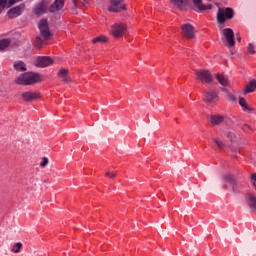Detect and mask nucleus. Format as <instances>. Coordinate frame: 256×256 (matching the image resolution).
I'll return each mask as SVG.
<instances>
[{"label":"nucleus","mask_w":256,"mask_h":256,"mask_svg":"<svg viewBox=\"0 0 256 256\" xmlns=\"http://www.w3.org/2000/svg\"><path fill=\"white\" fill-rule=\"evenodd\" d=\"M194 5H196V7H198L199 11H207V10H211L212 6L211 4L208 5H204L202 0H192Z\"/></svg>","instance_id":"19"},{"label":"nucleus","mask_w":256,"mask_h":256,"mask_svg":"<svg viewBox=\"0 0 256 256\" xmlns=\"http://www.w3.org/2000/svg\"><path fill=\"white\" fill-rule=\"evenodd\" d=\"M19 1H21V0H9V5L11 6V5H15V3H19Z\"/></svg>","instance_id":"36"},{"label":"nucleus","mask_w":256,"mask_h":256,"mask_svg":"<svg viewBox=\"0 0 256 256\" xmlns=\"http://www.w3.org/2000/svg\"><path fill=\"white\" fill-rule=\"evenodd\" d=\"M34 13L35 15H44V13H47V6H45L44 0L35 6Z\"/></svg>","instance_id":"17"},{"label":"nucleus","mask_w":256,"mask_h":256,"mask_svg":"<svg viewBox=\"0 0 256 256\" xmlns=\"http://www.w3.org/2000/svg\"><path fill=\"white\" fill-rule=\"evenodd\" d=\"M92 43H107V37L99 36L92 39Z\"/></svg>","instance_id":"28"},{"label":"nucleus","mask_w":256,"mask_h":256,"mask_svg":"<svg viewBox=\"0 0 256 256\" xmlns=\"http://www.w3.org/2000/svg\"><path fill=\"white\" fill-rule=\"evenodd\" d=\"M239 105L242 107V111L245 113H253V111H255L254 107H251L249 104H247V100H245V98L239 99Z\"/></svg>","instance_id":"16"},{"label":"nucleus","mask_w":256,"mask_h":256,"mask_svg":"<svg viewBox=\"0 0 256 256\" xmlns=\"http://www.w3.org/2000/svg\"><path fill=\"white\" fill-rule=\"evenodd\" d=\"M39 97H41V95L37 92H23L22 93V98L24 101H27L28 103L31 101H35V99H39Z\"/></svg>","instance_id":"14"},{"label":"nucleus","mask_w":256,"mask_h":256,"mask_svg":"<svg viewBox=\"0 0 256 256\" xmlns=\"http://www.w3.org/2000/svg\"><path fill=\"white\" fill-rule=\"evenodd\" d=\"M196 79H197V81H200L201 83H212L213 82V76L207 70H198L196 72Z\"/></svg>","instance_id":"5"},{"label":"nucleus","mask_w":256,"mask_h":256,"mask_svg":"<svg viewBox=\"0 0 256 256\" xmlns=\"http://www.w3.org/2000/svg\"><path fill=\"white\" fill-rule=\"evenodd\" d=\"M213 141L218 149H223V147H225V143L219 138H213Z\"/></svg>","instance_id":"30"},{"label":"nucleus","mask_w":256,"mask_h":256,"mask_svg":"<svg viewBox=\"0 0 256 256\" xmlns=\"http://www.w3.org/2000/svg\"><path fill=\"white\" fill-rule=\"evenodd\" d=\"M182 35L186 37V39H193L195 37V27L191 24L182 25Z\"/></svg>","instance_id":"7"},{"label":"nucleus","mask_w":256,"mask_h":256,"mask_svg":"<svg viewBox=\"0 0 256 256\" xmlns=\"http://www.w3.org/2000/svg\"><path fill=\"white\" fill-rule=\"evenodd\" d=\"M47 165H49V158L44 157L42 159V162L40 163V167L45 168V167H47Z\"/></svg>","instance_id":"31"},{"label":"nucleus","mask_w":256,"mask_h":256,"mask_svg":"<svg viewBox=\"0 0 256 256\" xmlns=\"http://www.w3.org/2000/svg\"><path fill=\"white\" fill-rule=\"evenodd\" d=\"M222 180L224 183H229L232 187V191H237V180L235 179V176L233 174H224L222 176Z\"/></svg>","instance_id":"11"},{"label":"nucleus","mask_w":256,"mask_h":256,"mask_svg":"<svg viewBox=\"0 0 256 256\" xmlns=\"http://www.w3.org/2000/svg\"><path fill=\"white\" fill-rule=\"evenodd\" d=\"M222 41L226 42V45L228 47H234L235 46V32H233V29L231 28H224L221 31Z\"/></svg>","instance_id":"3"},{"label":"nucleus","mask_w":256,"mask_h":256,"mask_svg":"<svg viewBox=\"0 0 256 256\" xmlns=\"http://www.w3.org/2000/svg\"><path fill=\"white\" fill-rule=\"evenodd\" d=\"M218 99H219V96L217 95V92H213V91L207 92L204 97L205 103H208L209 105H213V103H217Z\"/></svg>","instance_id":"13"},{"label":"nucleus","mask_w":256,"mask_h":256,"mask_svg":"<svg viewBox=\"0 0 256 256\" xmlns=\"http://www.w3.org/2000/svg\"><path fill=\"white\" fill-rule=\"evenodd\" d=\"M248 53L250 55H255V46H253L251 43L248 45Z\"/></svg>","instance_id":"33"},{"label":"nucleus","mask_w":256,"mask_h":256,"mask_svg":"<svg viewBox=\"0 0 256 256\" xmlns=\"http://www.w3.org/2000/svg\"><path fill=\"white\" fill-rule=\"evenodd\" d=\"M9 45H11V41L9 39L0 40V49H6Z\"/></svg>","instance_id":"29"},{"label":"nucleus","mask_w":256,"mask_h":256,"mask_svg":"<svg viewBox=\"0 0 256 256\" xmlns=\"http://www.w3.org/2000/svg\"><path fill=\"white\" fill-rule=\"evenodd\" d=\"M21 249H23V244L21 242H18L13 245V247L11 248V252L12 253H20Z\"/></svg>","instance_id":"27"},{"label":"nucleus","mask_w":256,"mask_h":256,"mask_svg":"<svg viewBox=\"0 0 256 256\" xmlns=\"http://www.w3.org/2000/svg\"><path fill=\"white\" fill-rule=\"evenodd\" d=\"M7 7V0H0V13Z\"/></svg>","instance_id":"34"},{"label":"nucleus","mask_w":256,"mask_h":256,"mask_svg":"<svg viewBox=\"0 0 256 256\" xmlns=\"http://www.w3.org/2000/svg\"><path fill=\"white\" fill-rule=\"evenodd\" d=\"M236 38H237L238 43H241V34L236 33Z\"/></svg>","instance_id":"37"},{"label":"nucleus","mask_w":256,"mask_h":256,"mask_svg":"<svg viewBox=\"0 0 256 256\" xmlns=\"http://www.w3.org/2000/svg\"><path fill=\"white\" fill-rule=\"evenodd\" d=\"M45 41H47V39H45L44 37L37 36L35 39L34 45L37 49H41V47L45 45Z\"/></svg>","instance_id":"26"},{"label":"nucleus","mask_w":256,"mask_h":256,"mask_svg":"<svg viewBox=\"0 0 256 256\" xmlns=\"http://www.w3.org/2000/svg\"><path fill=\"white\" fill-rule=\"evenodd\" d=\"M14 69L18 72L27 71V66L23 61H16L13 65Z\"/></svg>","instance_id":"25"},{"label":"nucleus","mask_w":256,"mask_h":256,"mask_svg":"<svg viewBox=\"0 0 256 256\" xmlns=\"http://www.w3.org/2000/svg\"><path fill=\"white\" fill-rule=\"evenodd\" d=\"M226 139L230 141V143H239V135L235 134L233 131L226 132Z\"/></svg>","instance_id":"22"},{"label":"nucleus","mask_w":256,"mask_h":256,"mask_svg":"<svg viewBox=\"0 0 256 256\" xmlns=\"http://www.w3.org/2000/svg\"><path fill=\"white\" fill-rule=\"evenodd\" d=\"M216 79L218 81V83H220V85H222V87H227V85H229V79H227V77H225V75L223 74H216Z\"/></svg>","instance_id":"23"},{"label":"nucleus","mask_w":256,"mask_h":256,"mask_svg":"<svg viewBox=\"0 0 256 256\" xmlns=\"http://www.w3.org/2000/svg\"><path fill=\"white\" fill-rule=\"evenodd\" d=\"M251 180L253 181V183L256 184V174L255 173L251 175Z\"/></svg>","instance_id":"38"},{"label":"nucleus","mask_w":256,"mask_h":256,"mask_svg":"<svg viewBox=\"0 0 256 256\" xmlns=\"http://www.w3.org/2000/svg\"><path fill=\"white\" fill-rule=\"evenodd\" d=\"M235 17V12L233 11V8H219L217 12V22L220 25H223L225 21H229Z\"/></svg>","instance_id":"2"},{"label":"nucleus","mask_w":256,"mask_h":256,"mask_svg":"<svg viewBox=\"0 0 256 256\" xmlns=\"http://www.w3.org/2000/svg\"><path fill=\"white\" fill-rule=\"evenodd\" d=\"M247 127H249V126L244 125V126L242 127L243 131H245V129H247Z\"/></svg>","instance_id":"40"},{"label":"nucleus","mask_w":256,"mask_h":256,"mask_svg":"<svg viewBox=\"0 0 256 256\" xmlns=\"http://www.w3.org/2000/svg\"><path fill=\"white\" fill-rule=\"evenodd\" d=\"M222 91H224V93H227V95H229V90H227V88H222Z\"/></svg>","instance_id":"39"},{"label":"nucleus","mask_w":256,"mask_h":256,"mask_svg":"<svg viewBox=\"0 0 256 256\" xmlns=\"http://www.w3.org/2000/svg\"><path fill=\"white\" fill-rule=\"evenodd\" d=\"M209 121L214 126L221 125V123H223V121H225V116L220 115V114H214V115L210 116Z\"/></svg>","instance_id":"15"},{"label":"nucleus","mask_w":256,"mask_h":256,"mask_svg":"<svg viewBox=\"0 0 256 256\" xmlns=\"http://www.w3.org/2000/svg\"><path fill=\"white\" fill-rule=\"evenodd\" d=\"M127 31V26L123 23H116L112 26L111 33L113 37L116 39L121 38L123 35H125V32Z\"/></svg>","instance_id":"4"},{"label":"nucleus","mask_w":256,"mask_h":256,"mask_svg":"<svg viewBox=\"0 0 256 256\" xmlns=\"http://www.w3.org/2000/svg\"><path fill=\"white\" fill-rule=\"evenodd\" d=\"M255 89H256V81L252 80L246 85L244 89V95H247V93H253Z\"/></svg>","instance_id":"24"},{"label":"nucleus","mask_w":256,"mask_h":256,"mask_svg":"<svg viewBox=\"0 0 256 256\" xmlns=\"http://www.w3.org/2000/svg\"><path fill=\"white\" fill-rule=\"evenodd\" d=\"M74 7H77V3L74 2Z\"/></svg>","instance_id":"41"},{"label":"nucleus","mask_w":256,"mask_h":256,"mask_svg":"<svg viewBox=\"0 0 256 256\" xmlns=\"http://www.w3.org/2000/svg\"><path fill=\"white\" fill-rule=\"evenodd\" d=\"M227 97L230 101H233V103H235L237 101V96H235V94L228 92Z\"/></svg>","instance_id":"32"},{"label":"nucleus","mask_w":256,"mask_h":256,"mask_svg":"<svg viewBox=\"0 0 256 256\" xmlns=\"http://www.w3.org/2000/svg\"><path fill=\"white\" fill-rule=\"evenodd\" d=\"M65 7V0H55L54 3L48 8L49 13H57Z\"/></svg>","instance_id":"12"},{"label":"nucleus","mask_w":256,"mask_h":256,"mask_svg":"<svg viewBox=\"0 0 256 256\" xmlns=\"http://www.w3.org/2000/svg\"><path fill=\"white\" fill-rule=\"evenodd\" d=\"M38 27H39L41 36H42L44 39H49V38L51 37V31H49V22H47L46 19H42V20L39 22Z\"/></svg>","instance_id":"6"},{"label":"nucleus","mask_w":256,"mask_h":256,"mask_svg":"<svg viewBox=\"0 0 256 256\" xmlns=\"http://www.w3.org/2000/svg\"><path fill=\"white\" fill-rule=\"evenodd\" d=\"M23 11H25V4H20L8 11V17L9 19H15V17H19Z\"/></svg>","instance_id":"9"},{"label":"nucleus","mask_w":256,"mask_h":256,"mask_svg":"<svg viewBox=\"0 0 256 256\" xmlns=\"http://www.w3.org/2000/svg\"><path fill=\"white\" fill-rule=\"evenodd\" d=\"M36 67H49V65H53V59L49 56H40L35 61Z\"/></svg>","instance_id":"10"},{"label":"nucleus","mask_w":256,"mask_h":256,"mask_svg":"<svg viewBox=\"0 0 256 256\" xmlns=\"http://www.w3.org/2000/svg\"><path fill=\"white\" fill-rule=\"evenodd\" d=\"M121 1L123 0H110L111 6L108 8V11L111 13H121V11H124L125 6L121 4Z\"/></svg>","instance_id":"8"},{"label":"nucleus","mask_w":256,"mask_h":256,"mask_svg":"<svg viewBox=\"0 0 256 256\" xmlns=\"http://www.w3.org/2000/svg\"><path fill=\"white\" fill-rule=\"evenodd\" d=\"M58 77L64 83H71V77L69 76V71L65 68L60 69V71L58 72Z\"/></svg>","instance_id":"18"},{"label":"nucleus","mask_w":256,"mask_h":256,"mask_svg":"<svg viewBox=\"0 0 256 256\" xmlns=\"http://www.w3.org/2000/svg\"><path fill=\"white\" fill-rule=\"evenodd\" d=\"M106 177H109L110 179H115L117 177V174L111 173L110 171L106 172Z\"/></svg>","instance_id":"35"},{"label":"nucleus","mask_w":256,"mask_h":256,"mask_svg":"<svg viewBox=\"0 0 256 256\" xmlns=\"http://www.w3.org/2000/svg\"><path fill=\"white\" fill-rule=\"evenodd\" d=\"M41 81V75L33 72H26L20 74L15 78L14 82L16 85H35V83H39Z\"/></svg>","instance_id":"1"},{"label":"nucleus","mask_w":256,"mask_h":256,"mask_svg":"<svg viewBox=\"0 0 256 256\" xmlns=\"http://www.w3.org/2000/svg\"><path fill=\"white\" fill-rule=\"evenodd\" d=\"M170 3H172V5H175L176 7H178V9H185V7H187V5H189L188 0H170Z\"/></svg>","instance_id":"21"},{"label":"nucleus","mask_w":256,"mask_h":256,"mask_svg":"<svg viewBox=\"0 0 256 256\" xmlns=\"http://www.w3.org/2000/svg\"><path fill=\"white\" fill-rule=\"evenodd\" d=\"M247 198H248V205H249L251 211H254V213H256V196L249 193L247 195Z\"/></svg>","instance_id":"20"}]
</instances>
